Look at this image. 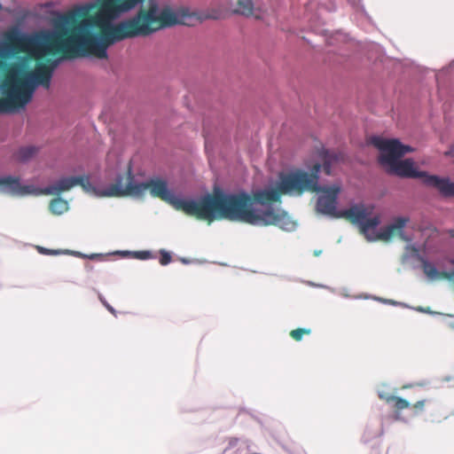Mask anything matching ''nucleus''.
Returning <instances> with one entry per match:
<instances>
[{"label": "nucleus", "instance_id": "nucleus-9", "mask_svg": "<svg viewBox=\"0 0 454 454\" xmlns=\"http://www.w3.org/2000/svg\"><path fill=\"white\" fill-rule=\"evenodd\" d=\"M38 153V147L34 145H27L20 147L15 153L13 158L19 162H27L34 158Z\"/></svg>", "mask_w": 454, "mask_h": 454}, {"label": "nucleus", "instance_id": "nucleus-3", "mask_svg": "<svg viewBox=\"0 0 454 454\" xmlns=\"http://www.w3.org/2000/svg\"><path fill=\"white\" fill-rule=\"evenodd\" d=\"M147 190L153 197L159 198L176 209L200 220L211 223L216 219H227L241 223L249 222L251 218L245 210L247 200V192L228 194L216 191L212 194L202 196L198 200H183L176 198L168 188L167 182L161 178L155 177L147 182L136 183L130 166L126 175L118 176L115 182L107 187L106 194L114 197L128 195L140 197Z\"/></svg>", "mask_w": 454, "mask_h": 454}, {"label": "nucleus", "instance_id": "nucleus-14", "mask_svg": "<svg viewBox=\"0 0 454 454\" xmlns=\"http://www.w3.org/2000/svg\"><path fill=\"white\" fill-rule=\"evenodd\" d=\"M426 403H427V400H419L417 403H415L414 404L411 405L410 408L412 409L413 413L415 415H418L424 411Z\"/></svg>", "mask_w": 454, "mask_h": 454}, {"label": "nucleus", "instance_id": "nucleus-18", "mask_svg": "<svg viewBox=\"0 0 454 454\" xmlns=\"http://www.w3.org/2000/svg\"><path fill=\"white\" fill-rule=\"evenodd\" d=\"M98 298H99L100 301H101V302L106 306V309H107L111 313H113V314H114V313H115V310L114 309V308H113L112 306H110V305L106 301V300L104 299V297H103L101 294H99V295H98Z\"/></svg>", "mask_w": 454, "mask_h": 454}, {"label": "nucleus", "instance_id": "nucleus-19", "mask_svg": "<svg viewBox=\"0 0 454 454\" xmlns=\"http://www.w3.org/2000/svg\"><path fill=\"white\" fill-rule=\"evenodd\" d=\"M323 168H324V171L325 172V174H327V175L331 174V166H330V164L325 162L324 164Z\"/></svg>", "mask_w": 454, "mask_h": 454}, {"label": "nucleus", "instance_id": "nucleus-17", "mask_svg": "<svg viewBox=\"0 0 454 454\" xmlns=\"http://www.w3.org/2000/svg\"><path fill=\"white\" fill-rule=\"evenodd\" d=\"M39 251H40V253H42L43 254H59V251H58V250H51V249H47V248H43V247H39Z\"/></svg>", "mask_w": 454, "mask_h": 454}, {"label": "nucleus", "instance_id": "nucleus-20", "mask_svg": "<svg viewBox=\"0 0 454 454\" xmlns=\"http://www.w3.org/2000/svg\"><path fill=\"white\" fill-rule=\"evenodd\" d=\"M448 234H449L450 237L454 238V229L449 230V231H448Z\"/></svg>", "mask_w": 454, "mask_h": 454}, {"label": "nucleus", "instance_id": "nucleus-21", "mask_svg": "<svg viewBox=\"0 0 454 454\" xmlns=\"http://www.w3.org/2000/svg\"><path fill=\"white\" fill-rule=\"evenodd\" d=\"M450 153H451L450 152H446L445 155H450Z\"/></svg>", "mask_w": 454, "mask_h": 454}, {"label": "nucleus", "instance_id": "nucleus-10", "mask_svg": "<svg viewBox=\"0 0 454 454\" xmlns=\"http://www.w3.org/2000/svg\"><path fill=\"white\" fill-rule=\"evenodd\" d=\"M380 398L384 400L387 403L392 404V407L395 411H401L411 407V403L400 396L380 395Z\"/></svg>", "mask_w": 454, "mask_h": 454}, {"label": "nucleus", "instance_id": "nucleus-5", "mask_svg": "<svg viewBox=\"0 0 454 454\" xmlns=\"http://www.w3.org/2000/svg\"><path fill=\"white\" fill-rule=\"evenodd\" d=\"M371 144L380 150L379 161L389 174L401 177L423 178L426 185L436 188L443 197H454V183L449 178L418 170L411 159L400 160L406 153L413 151L411 146L402 145L398 139L380 137H372Z\"/></svg>", "mask_w": 454, "mask_h": 454}, {"label": "nucleus", "instance_id": "nucleus-11", "mask_svg": "<svg viewBox=\"0 0 454 454\" xmlns=\"http://www.w3.org/2000/svg\"><path fill=\"white\" fill-rule=\"evenodd\" d=\"M68 208V202L60 197L52 199L49 204V210L56 215L64 214Z\"/></svg>", "mask_w": 454, "mask_h": 454}, {"label": "nucleus", "instance_id": "nucleus-4", "mask_svg": "<svg viewBox=\"0 0 454 454\" xmlns=\"http://www.w3.org/2000/svg\"><path fill=\"white\" fill-rule=\"evenodd\" d=\"M54 17H56V12L54 13ZM55 19V18H53ZM52 20V27L53 25ZM17 30L21 35H25L27 36H32L35 34L41 33V31L33 33V34H26L21 32L18 27H13L9 28L7 31L4 33L3 40L0 42V70L4 71H10L12 68H13L14 76L12 79V83L18 90L19 93L27 104L33 95L34 90L38 85H42L43 87L48 89L51 84V80L52 77V74L54 69L58 66V61L53 60L51 59H47L44 62H37L35 65V67L34 70L31 71H25L22 67L18 63H12L7 65L6 61L14 58L19 57L20 54H26L31 58L35 59L36 60H39L43 59L44 56H56L60 55L64 59H74L77 57H84L88 55H95L98 58H100L96 52H84V53H79L77 55H70L67 53H65L63 51H54L50 52L47 51H40V50H35V49H27L25 51H18L17 49H13L12 46H10V43H8L7 40V34L12 30ZM55 27H53V30H42V32H54Z\"/></svg>", "mask_w": 454, "mask_h": 454}, {"label": "nucleus", "instance_id": "nucleus-15", "mask_svg": "<svg viewBox=\"0 0 454 454\" xmlns=\"http://www.w3.org/2000/svg\"><path fill=\"white\" fill-rule=\"evenodd\" d=\"M172 260L170 254L165 250L160 251V263L163 266L168 265Z\"/></svg>", "mask_w": 454, "mask_h": 454}, {"label": "nucleus", "instance_id": "nucleus-1", "mask_svg": "<svg viewBox=\"0 0 454 454\" xmlns=\"http://www.w3.org/2000/svg\"><path fill=\"white\" fill-rule=\"evenodd\" d=\"M155 0H95L56 12L54 32L32 36L17 30L7 34L10 46L18 51L36 49L71 55L96 52L107 57L106 48L125 39L147 37L176 25L192 26L196 19L188 9L159 8Z\"/></svg>", "mask_w": 454, "mask_h": 454}, {"label": "nucleus", "instance_id": "nucleus-2", "mask_svg": "<svg viewBox=\"0 0 454 454\" xmlns=\"http://www.w3.org/2000/svg\"><path fill=\"white\" fill-rule=\"evenodd\" d=\"M321 168V164L316 163L309 172L295 169L286 174L282 173L275 188L257 190L252 194L247 193L245 210L251 218L249 222L243 223L257 226L276 225L284 228L287 215L279 208L274 207L272 204L280 202L283 194L301 196L304 192H319L316 205L317 210L323 215L344 218L358 225L360 233L367 240L388 241L394 236L403 235V228L410 222L409 217L399 216L392 223L381 228L380 231L374 232L380 223V215L371 216L374 210L372 205L366 206L361 203L353 205L348 209L337 210V199L340 187L319 185Z\"/></svg>", "mask_w": 454, "mask_h": 454}, {"label": "nucleus", "instance_id": "nucleus-8", "mask_svg": "<svg viewBox=\"0 0 454 454\" xmlns=\"http://www.w3.org/2000/svg\"><path fill=\"white\" fill-rule=\"evenodd\" d=\"M234 12L255 19H261L263 12L261 7H254L252 0H237V8Z\"/></svg>", "mask_w": 454, "mask_h": 454}, {"label": "nucleus", "instance_id": "nucleus-6", "mask_svg": "<svg viewBox=\"0 0 454 454\" xmlns=\"http://www.w3.org/2000/svg\"><path fill=\"white\" fill-rule=\"evenodd\" d=\"M75 185L82 186L85 191H89L91 188L89 177L84 176L64 177L53 185L43 189H37L33 185H21L19 177L11 176L0 177V189L3 192L20 196L27 194H60L63 192L69 191Z\"/></svg>", "mask_w": 454, "mask_h": 454}, {"label": "nucleus", "instance_id": "nucleus-7", "mask_svg": "<svg viewBox=\"0 0 454 454\" xmlns=\"http://www.w3.org/2000/svg\"><path fill=\"white\" fill-rule=\"evenodd\" d=\"M13 71V68L10 71L4 70L3 88L4 97L0 98V111L12 110L26 105V102L12 83Z\"/></svg>", "mask_w": 454, "mask_h": 454}, {"label": "nucleus", "instance_id": "nucleus-12", "mask_svg": "<svg viewBox=\"0 0 454 454\" xmlns=\"http://www.w3.org/2000/svg\"><path fill=\"white\" fill-rule=\"evenodd\" d=\"M422 269L424 273L430 278H435L439 275L434 265L426 260H422Z\"/></svg>", "mask_w": 454, "mask_h": 454}, {"label": "nucleus", "instance_id": "nucleus-13", "mask_svg": "<svg viewBox=\"0 0 454 454\" xmlns=\"http://www.w3.org/2000/svg\"><path fill=\"white\" fill-rule=\"evenodd\" d=\"M311 330L309 328H297L290 332V336L296 341L302 340L304 335L310 334Z\"/></svg>", "mask_w": 454, "mask_h": 454}, {"label": "nucleus", "instance_id": "nucleus-16", "mask_svg": "<svg viewBox=\"0 0 454 454\" xmlns=\"http://www.w3.org/2000/svg\"><path fill=\"white\" fill-rule=\"evenodd\" d=\"M151 254L148 251H139L136 253V257L141 260H145L150 258Z\"/></svg>", "mask_w": 454, "mask_h": 454}]
</instances>
